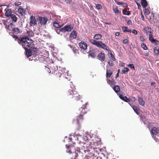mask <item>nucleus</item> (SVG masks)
<instances>
[{
	"label": "nucleus",
	"mask_w": 159,
	"mask_h": 159,
	"mask_svg": "<svg viewBox=\"0 0 159 159\" xmlns=\"http://www.w3.org/2000/svg\"><path fill=\"white\" fill-rule=\"evenodd\" d=\"M66 2L67 3H70L72 1V0H65Z\"/></svg>",
	"instance_id": "680f3d73"
},
{
	"label": "nucleus",
	"mask_w": 159,
	"mask_h": 159,
	"mask_svg": "<svg viewBox=\"0 0 159 159\" xmlns=\"http://www.w3.org/2000/svg\"><path fill=\"white\" fill-rule=\"evenodd\" d=\"M27 33L30 37H33L34 35V33L32 30L27 31Z\"/></svg>",
	"instance_id": "7c9ffc66"
},
{
	"label": "nucleus",
	"mask_w": 159,
	"mask_h": 159,
	"mask_svg": "<svg viewBox=\"0 0 159 159\" xmlns=\"http://www.w3.org/2000/svg\"><path fill=\"white\" fill-rule=\"evenodd\" d=\"M66 148L67 149V152H69L70 154L72 153L73 157H74L71 158V159H76V158L78 156V151H77V152H76V151L74 152V148L71 146H69L66 144Z\"/></svg>",
	"instance_id": "423d86ee"
},
{
	"label": "nucleus",
	"mask_w": 159,
	"mask_h": 159,
	"mask_svg": "<svg viewBox=\"0 0 159 159\" xmlns=\"http://www.w3.org/2000/svg\"><path fill=\"white\" fill-rule=\"evenodd\" d=\"M151 132L152 134V137H153L154 135H157L159 133V130L156 127H153L152 128Z\"/></svg>",
	"instance_id": "6e6552de"
},
{
	"label": "nucleus",
	"mask_w": 159,
	"mask_h": 159,
	"mask_svg": "<svg viewBox=\"0 0 159 159\" xmlns=\"http://www.w3.org/2000/svg\"><path fill=\"white\" fill-rule=\"evenodd\" d=\"M119 97L121 99L125 102H129V98L126 96L123 97L122 94H120L119 95Z\"/></svg>",
	"instance_id": "aec40b11"
},
{
	"label": "nucleus",
	"mask_w": 159,
	"mask_h": 159,
	"mask_svg": "<svg viewBox=\"0 0 159 159\" xmlns=\"http://www.w3.org/2000/svg\"><path fill=\"white\" fill-rule=\"evenodd\" d=\"M96 7L98 9H100L102 8V6L100 4H97L96 5Z\"/></svg>",
	"instance_id": "09e8293b"
},
{
	"label": "nucleus",
	"mask_w": 159,
	"mask_h": 159,
	"mask_svg": "<svg viewBox=\"0 0 159 159\" xmlns=\"http://www.w3.org/2000/svg\"><path fill=\"white\" fill-rule=\"evenodd\" d=\"M52 70V74H55L56 72H57V70H58V68L57 66H54L53 68H52V69H51Z\"/></svg>",
	"instance_id": "c756f323"
},
{
	"label": "nucleus",
	"mask_w": 159,
	"mask_h": 159,
	"mask_svg": "<svg viewBox=\"0 0 159 159\" xmlns=\"http://www.w3.org/2000/svg\"><path fill=\"white\" fill-rule=\"evenodd\" d=\"M84 147V151L85 153H86V152H89L88 154H91V152H90L92 151V152H93V148H92V146H87L86 145H84L83 146Z\"/></svg>",
	"instance_id": "0eeeda50"
},
{
	"label": "nucleus",
	"mask_w": 159,
	"mask_h": 159,
	"mask_svg": "<svg viewBox=\"0 0 159 159\" xmlns=\"http://www.w3.org/2000/svg\"><path fill=\"white\" fill-rule=\"evenodd\" d=\"M119 76V74L118 72L116 74V78L118 76Z\"/></svg>",
	"instance_id": "774afa93"
},
{
	"label": "nucleus",
	"mask_w": 159,
	"mask_h": 159,
	"mask_svg": "<svg viewBox=\"0 0 159 159\" xmlns=\"http://www.w3.org/2000/svg\"><path fill=\"white\" fill-rule=\"evenodd\" d=\"M156 83L155 82H152L151 83V85L152 86L155 84Z\"/></svg>",
	"instance_id": "69168bd1"
},
{
	"label": "nucleus",
	"mask_w": 159,
	"mask_h": 159,
	"mask_svg": "<svg viewBox=\"0 0 159 159\" xmlns=\"http://www.w3.org/2000/svg\"><path fill=\"white\" fill-rule=\"evenodd\" d=\"M144 30L145 31L146 34L147 35H148V34H152L151 30V29L148 26H147L145 27L144 29Z\"/></svg>",
	"instance_id": "ddd939ff"
},
{
	"label": "nucleus",
	"mask_w": 159,
	"mask_h": 159,
	"mask_svg": "<svg viewBox=\"0 0 159 159\" xmlns=\"http://www.w3.org/2000/svg\"><path fill=\"white\" fill-rule=\"evenodd\" d=\"M21 2H16L15 3V5L16 6H18L21 4Z\"/></svg>",
	"instance_id": "8fccbe9b"
},
{
	"label": "nucleus",
	"mask_w": 159,
	"mask_h": 159,
	"mask_svg": "<svg viewBox=\"0 0 159 159\" xmlns=\"http://www.w3.org/2000/svg\"><path fill=\"white\" fill-rule=\"evenodd\" d=\"M122 29L124 30V32H126L128 30V27L126 26H123L122 27Z\"/></svg>",
	"instance_id": "49530a36"
},
{
	"label": "nucleus",
	"mask_w": 159,
	"mask_h": 159,
	"mask_svg": "<svg viewBox=\"0 0 159 159\" xmlns=\"http://www.w3.org/2000/svg\"><path fill=\"white\" fill-rule=\"evenodd\" d=\"M102 37V36L101 34H96L93 37L94 39H89V41L92 44L96 46L98 48H102L107 51H109V47L107 46L105 44L102 43V41L96 40L101 39Z\"/></svg>",
	"instance_id": "f03ea898"
},
{
	"label": "nucleus",
	"mask_w": 159,
	"mask_h": 159,
	"mask_svg": "<svg viewBox=\"0 0 159 159\" xmlns=\"http://www.w3.org/2000/svg\"><path fill=\"white\" fill-rule=\"evenodd\" d=\"M25 11V9L20 7L18 8V12L21 14V15H23V13Z\"/></svg>",
	"instance_id": "cd10ccee"
},
{
	"label": "nucleus",
	"mask_w": 159,
	"mask_h": 159,
	"mask_svg": "<svg viewBox=\"0 0 159 159\" xmlns=\"http://www.w3.org/2000/svg\"><path fill=\"white\" fill-rule=\"evenodd\" d=\"M11 9H9L5 13V16L8 17H10L12 14L11 13Z\"/></svg>",
	"instance_id": "412c9836"
},
{
	"label": "nucleus",
	"mask_w": 159,
	"mask_h": 159,
	"mask_svg": "<svg viewBox=\"0 0 159 159\" xmlns=\"http://www.w3.org/2000/svg\"><path fill=\"white\" fill-rule=\"evenodd\" d=\"M107 82L111 86H112L115 84L114 80H107Z\"/></svg>",
	"instance_id": "c85d7f7f"
},
{
	"label": "nucleus",
	"mask_w": 159,
	"mask_h": 159,
	"mask_svg": "<svg viewBox=\"0 0 159 159\" xmlns=\"http://www.w3.org/2000/svg\"><path fill=\"white\" fill-rule=\"evenodd\" d=\"M53 25L54 27L56 28H60L61 27V26L60 25L59 23L57 22H56V21H55L53 23Z\"/></svg>",
	"instance_id": "473e14b6"
},
{
	"label": "nucleus",
	"mask_w": 159,
	"mask_h": 159,
	"mask_svg": "<svg viewBox=\"0 0 159 159\" xmlns=\"http://www.w3.org/2000/svg\"><path fill=\"white\" fill-rule=\"evenodd\" d=\"M126 32H131V29H128L127 30V31Z\"/></svg>",
	"instance_id": "338daca9"
},
{
	"label": "nucleus",
	"mask_w": 159,
	"mask_h": 159,
	"mask_svg": "<svg viewBox=\"0 0 159 159\" xmlns=\"http://www.w3.org/2000/svg\"><path fill=\"white\" fill-rule=\"evenodd\" d=\"M11 20L15 22H16L17 20V18L16 16L13 14H12L10 16Z\"/></svg>",
	"instance_id": "a878e982"
},
{
	"label": "nucleus",
	"mask_w": 159,
	"mask_h": 159,
	"mask_svg": "<svg viewBox=\"0 0 159 159\" xmlns=\"http://www.w3.org/2000/svg\"><path fill=\"white\" fill-rule=\"evenodd\" d=\"M154 52L155 55L157 56L159 53V47L156 46L155 47L154 49Z\"/></svg>",
	"instance_id": "4be33fe9"
},
{
	"label": "nucleus",
	"mask_w": 159,
	"mask_h": 159,
	"mask_svg": "<svg viewBox=\"0 0 159 159\" xmlns=\"http://www.w3.org/2000/svg\"><path fill=\"white\" fill-rule=\"evenodd\" d=\"M46 70L49 73H51L52 71H51L50 69L46 67Z\"/></svg>",
	"instance_id": "5fc2aeb1"
},
{
	"label": "nucleus",
	"mask_w": 159,
	"mask_h": 159,
	"mask_svg": "<svg viewBox=\"0 0 159 159\" xmlns=\"http://www.w3.org/2000/svg\"><path fill=\"white\" fill-rule=\"evenodd\" d=\"M129 70V69L127 67H125L123 70H122V72L123 73L125 74Z\"/></svg>",
	"instance_id": "72a5a7b5"
},
{
	"label": "nucleus",
	"mask_w": 159,
	"mask_h": 159,
	"mask_svg": "<svg viewBox=\"0 0 159 159\" xmlns=\"http://www.w3.org/2000/svg\"><path fill=\"white\" fill-rule=\"evenodd\" d=\"M110 55L111 56L110 58H111L112 60L113 61H115L116 60L115 58L114 57V55H113L112 53H109Z\"/></svg>",
	"instance_id": "c9c22d12"
},
{
	"label": "nucleus",
	"mask_w": 159,
	"mask_h": 159,
	"mask_svg": "<svg viewBox=\"0 0 159 159\" xmlns=\"http://www.w3.org/2000/svg\"><path fill=\"white\" fill-rule=\"evenodd\" d=\"M77 34L75 31L73 30L70 35V40L71 41V39H75L77 38Z\"/></svg>",
	"instance_id": "9b49d317"
},
{
	"label": "nucleus",
	"mask_w": 159,
	"mask_h": 159,
	"mask_svg": "<svg viewBox=\"0 0 159 159\" xmlns=\"http://www.w3.org/2000/svg\"><path fill=\"white\" fill-rule=\"evenodd\" d=\"M30 23L31 24L34 25L36 24V19L35 17L33 16H31L30 17Z\"/></svg>",
	"instance_id": "dca6fc26"
},
{
	"label": "nucleus",
	"mask_w": 159,
	"mask_h": 159,
	"mask_svg": "<svg viewBox=\"0 0 159 159\" xmlns=\"http://www.w3.org/2000/svg\"><path fill=\"white\" fill-rule=\"evenodd\" d=\"M66 70V69L65 68H61V72L63 73V72H65V71Z\"/></svg>",
	"instance_id": "4d7b16f0"
},
{
	"label": "nucleus",
	"mask_w": 159,
	"mask_h": 159,
	"mask_svg": "<svg viewBox=\"0 0 159 159\" xmlns=\"http://www.w3.org/2000/svg\"><path fill=\"white\" fill-rule=\"evenodd\" d=\"M3 7H7L4 10L5 11H6V9L8 8V6L7 5H0V7L2 8Z\"/></svg>",
	"instance_id": "3c124183"
},
{
	"label": "nucleus",
	"mask_w": 159,
	"mask_h": 159,
	"mask_svg": "<svg viewBox=\"0 0 159 159\" xmlns=\"http://www.w3.org/2000/svg\"><path fill=\"white\" fill-rule=\"evenodd\" d=\"M88 53H89V56H90L93 57H95L96 52L94 50L90 49Z\"/></svg>",
	"instance_id": "4468645a"
},
{
	"label": "nucleus",
	"mask_w": 159,
	"mask_h": 159,
	"mask_svg": "<svg viewBox=\"0 0 159 159\" xmlns=\"http://www.w3.org/2000/svg\"><path fill=\"white\" fill-rule=\"evenodd\" d=\"M138 101L139 103L141 106H143L145 105V102L143 100L142 98H141L140 96H138Z\"/></svg>",
	"instance_id": "2eb2a0df"
},
{
	"label": "nucleus",
	"mask_w": 159,
	"mask_h": 159,
	"mask_svg": "<svg viewBox=\"0 0 159 159\" xmlns=\"http://www.w3.org/2000/svg\"><path fill=\"white\" fill-rule=\"evenodd\" d=\"M116 3L118 5L121 6L123 7H126L127 6V4L125 2H120L118 1H115Z\"/></svg>",
	"instance_id": "a211bd4d"
},
{
	"label": "nucleus",
	"mask_w": 159,
	"mask_h": 159,
	"mask_svg": "<svg viewBox=\"0 0 159 159\" xmlns=\"http://www.w3.org/2000/svg\"><path fill=\"white\" fill-rule=\"evenodd\" d=\"M66 95L69 98H74L75 100H78L81 98L80 96L75 90L69 89L66 93Z\"/></svg>",
	"instance_id": "39448f33"
},
{
	"label": "nucleus",
	"mask_w": 159,
	"mask_h": 159,
	"mask_svg": "<svg viewBox=\"0 0 159 159\" xmlns=\"http://www.w3.org/2000/svg\"><path fill=\"white\" fill-rule=\"evenodd\" d=\"M127 23L128 25H131L132 24V21L130 20H129L128 21Z\"/></svg>",
	"instance_id": "6e6d98bb"
},
{
	"label": "nucleus",
	"mask_w": 159,
	"mask_h": 159,
	"mask_svg": "<svg viewBox=\"0 0 159 159\" xmlns=\"http://www.w3.org/2000/svg\"><path fill=\"white\" fill-rule=\"evenodd\" d=\"M140 39L141 40H142V41H143V40H145L143 39V36H141L140 37Z\"/></svg>",
	"instance_id": "bf43d9fd"
},
{
	"label": "nucleus",
	"mask_w": 159,
	"mask_h": 159,
	"mask_svg": "<svg viewBox=\"0 0 159 159\" xmlns=\"http://www.w3.org/2000/svg\"><path fill=\"white\" fill-rule=\"evenodd\" d=\"M154 139V140L157 142H159V139H158L157 138H156V137L155 136H153V137Z\"/></svg>",
	"instance_id": "13d9d810"
},
{
	"label": "nucleus",
	"mask_w": 159,
	"mask_h": 159,
	"mask_svg": "<svg viewBox=\"0 0 159 159\" xmlns=\"http://www.w3.org/2000/svg\"><path fill=\"white\" fill-rule=\"evenodd\" d=\"M113 10L116 14H119V11L117 9V8H115L113 9Z\"/></svg>",
	"instance_id": "a19ab883"
},
{
	"label": "nucleus",
	"mask_w": 159,
	"mask_h": 159,
	"mask_svg": "<svg viewBox=\"0 0 159 159\" xmlns=\"http://www.w3.org/2000/svg\"><path fill=\"white\" fill-rule=\"evenodd\" d=\"M61 32L63 33H65L66 32H67L66 29H65V26H64L63 27L61 28Z\"/></svg>",
	"instance_id": "4c0bfd02"
},
{
	"label": "nucleus",
	"mask_w": 159,
	"mask_h": 159,
	"mask_svg": "<svg viewBox=\"0 0 159 159\" xmlns=\"http://www.w3.org/2000/svg\"><path fill=\"white\" fill-rule=\"evenodd\" d=\"M26 52V55L27 57L28 58L30 57L32 55V51L30 49H28L25 50Z\"/></svg>",
	"instance_id": "f3484780"
},
{
	"label": "nucleus",
	"mask_w": 159,
	"mask_h": 159,
	"mask_svg": "<svg viewBox=\"0 0 159 159\" xmlns=\"http://www.w3.org/2000/svg\"><path fill=\"white\" fill-rule=\"evenodd\" d=\"M122 13L125 15H127V16H129L130 14V13L129 11L125 9L122 10Z\"/></svg>",
	"instance_id": "2f4dec72"
},
{
	"label": "nucleus",
	"mask_w": 159,
	"mask_h": 159,
	"mask_svg": "<svg viewBox=\"0 0 159 159\" xmlns=\"http://www.w3.org/2000/svg\"><path fill=\"white\" fill-rule=\"evenodd\" d=\"M128 66L131 68H132L134 70L135 69L134 67V65L133 64H129Z\"/></svg>",
	"instance_id": "79ce46f5"
},
{
	"label": "nucleus",
	"mask_w": 159,
	"mask_h": 159,
	"mask_svg": "<svg viewBox=\"0 0 159 159\" xmlns=\"http://www.w3.org/2000/svg\"><path fill=\"white\" fill-rule=\"evenodd\" d=\"M13 37L15 39V40H18V43L21 44L25 50L28 49L27 48H30L33 49L32 50H34L35 52L37 51V48L34 47V44L33 43V40L27 37H22L20 38L16 35H13Z\"/></svg>",
	"instance_id": "f257e3e1"
},
{
	"label": "nucleus",
	"mask_w": 159,
	"mask_h": 159,
	"mask_svg": "<svg viewBox=\"0 0 159 159\" xmlns=\"http://www.w3.org/2000/svg\"><path fill=\"white\" fill-rule=\"evenodd\" d=\"M56 75L57 77H60L61 75V73L60 72L58 71V73L57 72H56Z\"/></svg>",
	"instance_id": "58836bf2"
},
{
	"label": "nucleus",
	"mask_w": 159,
	"mask_h": 159,
	"mask_svg": "<svg viewBox=\"0 0 159 159\" xmlns=\"http://www.w3.org/2000/svg\"><path fill=\"white\" fill-rule=\"evenodd\" d=\"M98 59L102 62L104 61L105 59V55L103 53L100 52L98 54Z\"/></svg>",
	"instance_id": "f8f14e48"
},
{
	"label": "nucleus",
	"mask_w": 159,
	"mask_h": 159,
	"mask_svg": "<svg viewBox=\"0 0 159 159\" xmlns=\"http://www.w3.org/2000/svg\"><path fill=\"white\" fill-rule=\"evenodd\" d=\"M152 38H154L152 34H149V40L150 41V40H152Z\"/></svg>",
	"instance_id": "ea45409f"
},
{
	"label": "nucleus",
	"mask_w": 159,
	"mask_h": 159,
	"mask_svg": "<svg viewBox=\"0 0 159 159\" xmlns=\"http://www.w3.org/2000/svg\"><path fill=\"white\" fill-rule=\"evenodd\" d=\"M157 42H156L155 43H154V44H155L156 45H159V41L157 40Z\"/></svg>",
	"instance_id": "e2e57ef3"
},
{
	"label": "nucleus",
	"mask_w": 159,
	"mask_h": 159,
	"mask_svg": "<svg viewBox=\"0 0 159 159\" xmlns=\"http://www.w3.org/2000/svg\"><path fill=\"white\" fill-rule=\"evenodd\" d=\"M79 46L80 48L82 49L85 50L87 47V44L84 41H81L79 43Z\"/></svg>",
	"instance_id": "1a4fd4ad"
},
{
	"label": "nucleus",
	"mask_w": 159,
	"mask_h": 159,
	"mask_svg": "<svg viewBox=\"0 0 159 159\" xmlns=\"http://www.w3.org/2000/svg\"><path fill=\"white\" fill-rule=\"evenodd\" d=\"M150 42L153 44L155 43L156 42H158L157 40L155 39L154 38H152V39L150 40Z\"/></svg>",
	"instance_id": "a18cd8bd"
},
{
	"label": "nucleus",
	"mask_w": 159,
	"mask_h": 159,
	"mask_svg": "<svg viewBox=\"0 0 159 159\" xmlns=\"http://www.w3.org/2000/svg\"><path fill=\"white\" fill-rule=\"evenodd\" d=\"M108 63L110 66H113L114 64L110 60L108 61Z\"/></svg>",
	"instance_id": "de8ad7c7"
},
{
	"label": "nucleus",
	"mask_w": 159,
	"mask_h": 159,
	"mask_svg": "<svg viewBox=\"0 0 159 159\" xmlns=\"http://www.w3.org/2000/svg\"><path fill=\"white\" fill-rule=\"evenodd\" d=\"M72 50L75 54H76L78 52L77 49H76L75 47H73Z\"/></svg>",
	"instance_id": "37998d69"
},
{
	"label": "nucleus",
	"mask_w": 159,
	"mask_h": 159,
	"mask_svg": "<svg viewBox=\"0 0 159 159\" xmlns=\"http://www.w3.org/2000/svg\"><path fill=\"white\" fill-rule=\"evenodd\" d=\"M136 4L138 6V8H139V7H141V6L139 3L136 2Z\"/></svg>",
	"instance_id": "052dcab7"
},
{
	"label": "nucleus",
	"mask_w": 159,
	"mask_h": 159,
	"mask_svg": "<svg viewBox=\"0 0 159 159\" xmlns=\"http://www.w3.org/2000/svg\"><path fill=\"white\" fill-rule=\"evenodd\" d=\"M129 102L130 101H131L132 102H134L135 100V99H136L135 97H130L129 98Z\"/></svg>",
	"instance_id": "e433bc0d"
},
{
	"label": "nucleus",
	"mask_w": 159,
	"mask_h": 159,
	"mask_svg": "<svg viewBox=\"0 0 159 159\" xmlns=\"http://www.w3.org/2000/svg\"><path fill=\"white\" fill-rule=\"evenodd\" d=\"M141 4L143 8H145L148 5V2L146 0H141Z\"/></svg>",
	"instance_id": "5701e85b"
},
{
	"label": "nucleus",
	"mask_w": 159,
	"mask_h": 159,
	"mask_svg": "<svg viewBox=\"0 0 159 159\" xmlns=\"http://www.w3.org/2000/svg\"><path fill=\"white\" fill-rule=\"evenodd\" d=\"M7 20L6 22L4 23L5 28L7 30V32H8L9 34L13 37V35H16L18 34H20L21 31L18 28L15 27V25L12 23H10Z\"/></svg>",
	"instance_id": "7ed1b4c3"
},
{
	"label": "nucleus",
	"mask_w": 159,
	"mask_h": 159,
	"mask_svg": "<svg viewBox=\"0 0 159 159\" xmlns=\"http://www.w3.org/2000/svg\"><path fill=\"white\" fill-rule=\"evenodd\" d=\"M86 105H83L82 107L79 109L80 112L81 114L80 115L77 116V118L75 120H74V123H76L79 127H80V123L81 121H82L83 119V115L84 114L86 113V111L85 109L86 108Z\"/></svg>",
	"instance_id": "20e7f679"
},
{
	"label": "nucleus",
	"mask_w": 159,
	"mask_h": 159,
	"mask_svg": "<svg viewBox=\"0 0 159 159\" xmlns=\"http://www.w3.org/2000/svg\"><path fill=\"white\" fill-rule=\"evenodd\" d=\"M112 74V72L111 70H107V77H110Z\"/></svg>",
	"instance_id": "bb28decb"
},
{
	"label": "nucleus",
	"mask_w": 159,
	"mask_h": 159,
	"mask_svg": "<svg viewBox=\"0 0 159 159\" xmlns=\"http://www.w3.org/2000/svg\"><path fill=\"white\" fill-rule=\"evenodd\" d=\"M132 107L134 111L137 114L139 115V109L137 107L135 106H133Z\"/></svg>",
	"instance_id": "393cba45"
},
{
	"label": "nucleus",
	"mask_w": 159,
	"mask_h": 159,
	"mask_svg": "<svg viewBox=\"0 0 159 159\" xmlns=\"http://www.w3.org/2000/svg\"><path fill=\"white\" fill-rule=\"evenodd\" d=\"M120 34V33L119 32H117L116 33V36H118Z\"/></svg>",
	"instance_id": "0e129e2a"
},
{
	"label": "nucleus",
	"mask_w": 159,
	"mask_h": 159,
	"mask_svg": "<svg viewBox=\"0 0 159 159\" xmlns=\"http://www.w3.org/2000/svg\"><path fill=\"white\" fill-rule=\"evenodd\" d=\"M65 26L67 32H70L73 29V27L72 26H71V25H67Z\"/></svg>",
	"instance_id": "6ab92c4d"
},
{
	"label": "nucleus",
	"mask_w": 159,
	"mask_h": 159,
	"mask_svg": "<svg viewBox=\"0 0 159 159\" xmlns=\"http://www.w3.org/2000/svg\"><path fill=\"white\" fill-rule=\"evenodd\" d=\"M123 42L124 43H127L128 42V40L127 39H125L123 40Z\"/></svg>",
	"instance_id": "864d4df0"
},
{
	"label": "nucleus",
	"mask_w": 159,
	"mask_h": 159,
	"mask_svg": "<svg viewBox=\"0 0 159 159\" xmlns=\"http://www.w3.org/2000/svg\"><path fill=\"white\" fill-rule=\"evenodd\" d=\"M55 30L56 32L58 34H60V32H61V31H60L61 28L60 29L55 28Z\"/></svg>",
	"instance_id": "c03bdc74"
},
{
	"label": "nucleus",
	"mask_w": 159,
	"mask_h": 159,
	"mask_svg": "<svg viewBox=\"0 0 159 159\" xmlns=\"http://www.w3.org/2000/svg\"><path fill=\"white\" fill-rule=\"evenodd\" d=\"M113 89L116 93L119 92L120 90V88L118 85L114 86L113 88Z\"/></svg>",
	"instance_id": "b1692460"
},
{
	"label": "nucleus",
	"mask_w": 159,
	"mask_h": 159,
	"mask_svg": "<svg viewBox=\"0 0 159 159\" xmlns=\"http://www.w3.org/2000/svg\"><path fill=\"white\" fill-rule=\"evenodd\" d=\"M132 33L134 34L135 35H137L138 34L137 31L135 30H132Z\"/></svg>",
	"instance_id": "603ef678"
},
{
	"label": "nucleus",
	"mask_w": 159,
	"mask_h": 159,
	"mask_svg": "<svg viewBox=\"0 0 159 159\" xmlns=\"http://www.w3.org/2000/svg\"><path fill=\"white\" fill-rule=\"evenodd\" d=\"M141 47L144 50H147L148 48L146 45L145 44L143 43L141 44Z\"/></svg>",
	"instance_id": "f704fd0d"
},
{
	"label": "nucleus",
	"mask_w": 159,
	"mask_h": 159,
	"mask_svg": "<svg viewBox=\"0 0 159 159\" xmlns=\"http://www.w3.org/2000/svg\"><path fill=\"white\" fill-rule=\"evenodd\" d=\"M48 19L47 18L45 17H39V20L40 23L41 25H45L46 24Z\"/></svg>",
	"instance_id": "9d476101"
}]
</instances>
